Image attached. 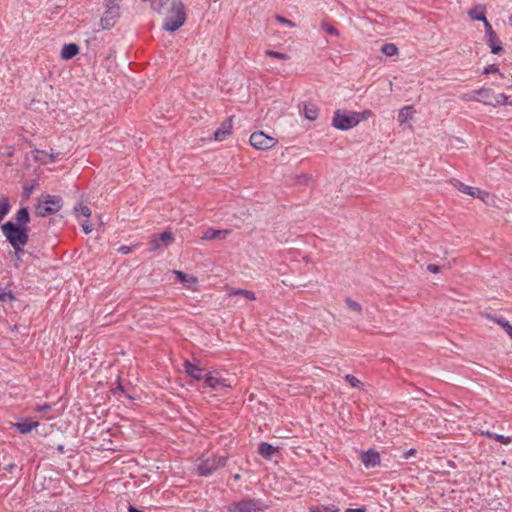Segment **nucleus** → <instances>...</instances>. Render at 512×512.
<instances>
[{
    "label": "nucleus",
    "mask_w": 512,
    "mask_h": 512,
    "mask_svg": "<svg viewBox=\"0 0 512 512\" xmlns=\"http://www.w3.org/2000/svg\"><path fill=\"white\" fill-rule=\"evenodd\" d=\"M373 116V112L365 109L359 112H347L346 110H336L332 118V126L341 131H347L356 127L360 122L366 121Z\"/></svg>",
    "instance_id": "nucleus-1"
},
{
    "label": "nucleus",
    "mask_w": 512,
    "mask_h": 512,
    "mask_svg": "<svg viewBox=\"0 0 512 512\" xmlns=\"http://www.w3.org/2000/svg\"><path fill=\"white\" fill-rule=\"evenodd\" d=\"M162 14L165 15L163 29L169 32L178 30L186 21V11L182 1L176 2Z\"/></svg>",
    "instance_id": "nucleus-2"
},
{
    "label": "nucleus",
    "mask_w": 512,
    "mask_h": 512,
    "mask_svg": "<svg viewBox=\"0 0 512 512\" xmlns=\"http://www.w3.org/2000/svg\"><path fill=\"white\" fill-rule=\"evenodd\" d=\"M1 230L12 247H19V245H26L28 243L29 229L27 226H19L8 221L1 226Z\"/></svg>",
    "instance_id": "nucleus-3"
},
{
    "label": "nucleus",
    "mask_w": 512,
    "mask_h": 512,
    "mask_svg": "<svg viewBox=\"0 0 512 512\" xmlns=\"http://www.w3.org/2000/svg\"><path fill=\"white\" fill-rule=\"evenodd\" d=\"M228 457L225 455L211 456L207 458H200L197 464L198 474L201 476H209L217 469L224 467L227 463Z\"/></svg>",
    "instance_id": "nucleus-4"
},
{
    "label": "nucleus",
    "mask_w": 512,
    "mask_h": 512,
    "mask_svg": "<svg viewBox=\"0 0 512 512\" xmlns=\"http://www.w3.org/2000/svg\"><path fill=\"white\" fill-rule=\"evenodd\" d=\"M62 208V199L57 196L47 195L43 201H39L35 207L37 217H46L57 213Z\"/></svg>",
    "instance_id": "nucleus-5"
},
{
    "label": "nucleus",
    "mask_w": 512,
    "mask_h": 512,
    "mask_svg": "<svg viewBox=\"0 0 512 512\" xmlns=\"http://www.w3.org/2000/svg\"><path fill=\"white\" fill-rule=\"evenodd\" d=\"M264 504L258 499H243L228 506L229 512H258L263 510Z\"/></svg>",
    "instance_id": "nucleus-6"
},
{
    "label": "nucleus",
    "mask_w": 512,
    "mask_h": 512,
    "mask_svg": "<svg viewBox=\"0 0 512 512\" xmlns=\"http://www.w3.org/2000/svg\"><path fill=\"white\" fill-rule=\"evenodd\" d=\"M249 141L258 150H268L277 144L276 138L268 136L262 131L252 133Z\"/></svg>",
    "instance_id": "nucleus-7"
},
{
    "label": "nucleus",
    "mask_w": 512,
    "mask_h": 512,
    "mask_svg": "<svg viewBox=\"0 0 512 512\" xmlns=\"http://www.w3.org/2000/svg\"><path fill=\"white\" fill-rule=\"evenodd\" d=\"M119 17V6L117 4H107L106 3V11L100 19V25L103 29H110L115 20Z\"/></svg>",
    "instance_id": "nucleus-8"
},
{
    "label": "nucleus",
    "mask_w": 512,
    "mask_h": 512,
    "mask_svg": "<svg viewBox=\"0 0 512 512\" xmlns=\"http://www.w3.org/2000/svg\"><path fill=\"white\" fill-rule=\"evenodd\" d=\"M174 241V236L171 232L165 231L159 235H154L149 244L151 245V250H158L161 246H168Z\"/></svg>",
    "instance_id": "nucleus-9"
},
{
    "label": "nucleus",
    "mask_w": 512,
    "mask_h": 512,
    "mask_svg": "<svg viewBox=\"0 0 512 512\" xmlns=\"http://www.w3.org/2000/svg\"><path fill=\"white\" fill-rule=\"evenodd\" d=\"M206 387L212 388L214 390H219L221 388H231V384L227 382L226 379L221 378L218 374L208 373L205 377L204 382Z\"/></svg>",
    "instance_id": "nucleus-10"
},
{
    "label": "nucleus",
    "mask_w": 512,
    "mask_h": 512,
    "mask_svg": "<svg viewBox=\"0 0 512 512\" xmlns=\"http://www.w3.org/2000/svg\"><path fill=\"white\" fill-rule=\"evenodd\" d=\"M232 118L226 119L221 126L214 132V139L222 142L232 133Z\"/></svg>",
    "instance_id": "nucleus-11"
},
{
    "label": "nucleus",
    "mask_w": 512,
    "mask_h": 512,
    "mask_svg": "<svg viewBox=\"0 0 512 512\" xmlns=\"http://www.w3.org/2000/svg\"><path fill=\"white\" fill-rule=\"evenodd\" d=\"M361 461L366 468L375 467L380 464V454L370 449L361 454Z\"/></svg>",
    "instance_id": "nucleus-12"
},
{
    "label": "nucleus",
    "mask_w": 512,
    "mask_h": 512,
    "mask_svg": "<svg viewBox=\"0 0 512 512\" xmlns=\"http://www.w3.org/2000/svg\"><path fill=\"white\" fill-rule=\"evenodd\" d=\"M185 372L195 380H204L208 373L204 371V369L192 364L189 361H185L184 363Z\"/></svg>",
    "instance_id": "nucleus-13"
},
{
    "label": "nucleus",
    "mask_w": 512,
    "mask_h": 512,
    "mask_svg": "<svg viewBox=\"0 0 512 512\" xmlns=\"http://www.w3.org/2000/svg\"><path fill=\"white\" fill-rule=\"evenodd\" d=\"M486 44L489 46L491 53L498 55L503 51V45L496 32L484 36Z\"/></svg>",
    "instance_id": "nucleus-14"
},
{
    "label": "nucleus",
    "mask_w": 512,
    "mask_h": 512,
    "mask_svg": "<svg viewBox=\"0 0 512 512\" xmlns=\"http://www.w3.org/2000/svg\"><path fill=\"white\" fill-rule=\"evenodd\" d=\"M174 275L176 280L181 282L187 289H193V286L198 283L197 277L175 270Z\"/></svg>",
    "instance_id": "nucleus-15"
},
{
    "label": "nucleus",
    "mask_w": 512,
    "mask_h": 512,
    "mask_svg": "<svg viewBox=\"0 0 512 512\" xmlns=\"http://www.w3.org/2000/svg\"><path fill=\"white\" fill-rule=\"evenodd\" d=\"M12 426L16 428L21 434H28L33 429L39 426L37 421H32L28 418L23 419L21 422L12 423Z\"/></svg>",
    "instance_id": "nucleus-16"
},
{
    "label": "nucleus",
    "mask_w": 512,
    "mask_h": 512,
    "mask_svg": "<svg viewBox=\"0 0 512 512\" xmlns=\"http://www.w3.org/2000/svg\"><path fill=\"white\" fill-rule=\"evenodd\" d=\"M303 115L306 119L314 121L318 118L319 108L315 103L304 102L302 107Z\"/></svg>",
    "instance_id": "nucleus-17"
},
{
    "label": "nucleus",
    "mask_w": 512,
    "mask_h": 512,
    "mask_svg": "<svg viewBox=\"0 0 512 512\" xmlns=\"http://www.w3.org/2000/svg\"><path fill=\"white\" fill-rule=\"evenodd\" d=\"M229 233L228 230L208 228L203 232L201 238L203 240L225 239Z\"/></svg>",
    "instance_id": "nucleus-18"
},
{
    "label": "nucleus",
    "mask_w": 512,
    "mask_h": 512,
    "mask_svg": "<svg viewBox=\"0 0 512 512\" xmlns=\"http://www.w3.org/2000/svg\"><path fill=\"white\" fill-rule=\"evenodd\" d=\"M176 2H181V0H151V7L157 13H166V10L174 6Z\"/></svg>",
    "instance_id": "nucleus-19"
},
{
    "label": "nucleus",
    "mask_w": 512,
    "mask_h": 512,
    "mask_svg": "<svg viewBox=\"0 0 512 512\" xmlns=\"http://www.w3.org/2000/svg\"><path fill=\"white\" fill-rule=\"evenodd\" d=\"M468 16L474 21H485L486 18V7L478 4L468 10Z\"/></svg>",
    "instance_id": "nucleus-20"
},
{
    "label": "nucleus",
    "mask_w": 512,
    "mask_h": 512,
    "mask_svg": "<svg viewBox=\"0 0 512 512\" xmlns=\"http://www.w3.org/2000/svg\"><path fill=\"white\" fill-rule=\"evenodd\" d=\"M477 97L481 99H477V102H482L485 105H491L493 104V101L491 100L492 96L494 95V91L491 88L487 87H481L479 89H476Z\"/></svg>",
    "instance_id": "nucleus-21"
},
{
    "label": "nucleus",
    "mask_w": 512,
    "mask_h": 512,
    "mask_svg": "<svg viewBox=\"0 0 512 512\" xmlns=\"http://www.w3.org/2000/svg\"><path fill=\"white\" fill-rule=\"evenodd\" d=\"M79 53V47L75 43L65 44L61 50V58L63 60H70Z\"/></svg>",
    "instance_id": "nucleus-22"
},
{
    "label": "nucleus",
    "mask_w": 512,
    "mask_h": 512,
    "mask_svg": "<svg viewBox=\"0 0 512 512\" xmlns=\"http://www.w3.org/2000/svg\"><path fill=\"white\" fill-rule=\"evenodd\" d=\"M277 451L278 448L273 447L269 443L261 442L259 444L258 452L263 458L267 460H270Z\"/></svg>",
    "instance_id": "nucleus-23"
},
{
    "label": "nucleus",
    "mask_w": 512,
    "mask_h": 512,
    "mask_svg": "<svg viewBox=\"0 0 512 512\" xmlns=\"http://www.w3.org/2000/svg\"><path fill=\"white\" fill-rule=\"evenodd\" d=\"M451 183L453 184V186L459 190L460 192L464 193V194H467V195H470L472 197H475V194L477 192V187H472V186H469V185H466L462 182H460L459 180H452Z\"/></svg>",
    "instance_id": "nucleus-24"
},
{
    "label": "nucleus",
    "mask_w": 512,
    "mask_h": 512,
    "mask_svg": "<svg viewBox=\"0 0 512 512\" xmlns=\"http://www.w3.org/2000/svg\"><path fill=\"white\" fill-rule=\"evenodd\" d=\"M413 113L414 111L412 106H404L401 108L397 117L399 123L403 124L412 119Z\"/></svg>",
    "instance_id": "nucleus-25"
},
{
    "label": "nucleus",
    "mask_w": 512,
    "mask_h": 512,
    "mask_svg": "<svg viewBox=\"0 0 512 512\" xmlns=\"http://www.w3.org/2000/svg\"><path fill=\"white\" fill-rule=\"evenodd\" d=\"M37 153H38V156H37L38 160L41 161L43 164L54 163L58 160V153L57 154L47 153L45 151H40V150H38Z\"/></svg>",
    "instance_id": "nucleus-26"
},
{
    "label": "nucleus",
    "mask_w": 512,
    "mask_h": 512,
    "mask_svg": "<svg viewBox=\"0 0 512 512\" xmlns=\"http://www.w3.org/2000/svg\"><path fill=\"white\" fill-rule=\"evenodd\" d=\"M230 297L232 296H243L245 299L254 301L256 300V295L253 291L245 290V289H231L228 294Z\"/></svg>",
    "instance_id": "nucleus-27"
},
{
    "label": "nucleus",
    "mask_w": 512,
    "mask_h": 512,
    "mask_svg": "<svg viewBox=\"0 0 512 512\" xmlns=\"http://www.w3.org/2000/svg\"><path fill=\"white\" fill-rule=\"evenodd\" d=\"M16 221L17 225L19 226H26V224L30 221V215L26 207H23L17 211Z\"/></svg>",
    "instance_id": "nucleus-28"
},
{
    "label": "nucleus",
    "mask_w": 512,
    "mask_h": 512,
    "mask_svg": "<svg viewBox=\"0 0 512 512\" xmlns=\"http://www.w3.org/2000/svg\"><path fill=\"white\" fill-rule=\"evenodd\" d=\"M493 322L497 323L512 339V325L503 317H489Z\"/></svg>",
    "instance_id": "nucleus-29"
},
{
    "label": "nucleus",
    "mask_w": 512,
    "mask_h": 512,
    "mask_svg": "<svg viewBox=\"0 0 512 512\" xmlns=\"http://www.w3.org/2000/svg\"><path fill=\"white\" fill-rule=\"evenodd\" d=\"M9 211H10L9 199L6 196L1 195L0 196V222L9 213Z\"/></svg>",
    "instance_id": "nucleus-30"
},
{
    "label": "nucleus",
    "mask_w": 512,
    "mask_h": 512,
    "mask_svg": "<svg viewBox=\"0 0 512 512\" xmlns=\"http://www.w3.org/2000/svg\"><path fill=\"white\" fill-rule=\"evenodd\" d=\"M309 512H339V508L335 505H319L310 507Z\"/></svg>",
    "instance_id": "nucleus-31"
},
{
    "label": "nucleus",
    "mask_w": 512,
    "mask_h": 512,
    "mask_svg": "<svg viewBox=\"0 0 512 512\" xmlns=\"http://www.w3.org/2000/svg\"><path fill=\"white\" fill-rule=\"evenodd\" d=\"M381 51L386 56H395L398 54V48L394 43H386L382 46Z\"/></svg>",
    "instance_id": "nucleus-32"
},
{
    "label": "nucleus",
    "mask_w": 512,
    "mask_h": 512,
    "mask_svg": "<svg viewBox=\"0 0 512 512\" xmlns=\"http://www.w3.org/2000/svg\"><path fill=\"white\" fill-rule=\"evenodd\" d=\"M482 74L489 75V74H495L498 75L499 78H504V74L499 70L498 65L491 64L485 67L482 71Z\"/></svg>",
    "instance_id": "nucleus-33"
},
{
    "label": "nucleus",
    "mask_w": 512,
    "mask_h": 512,
    "mask_svg": "<svg viewBox=\"0 0 512 512\" xmlns=\"http://www.w3.org/2000/svg\"><path fill=\"white\" fill-rule=\"evenodd\" d=\"M75 212H76L77 216H84L87 219L92 214L91 209L88 206L83 205V204H80L77 207H75Z\"/></svg>",
    "instance_id": "nucleus-34"
},
{
    "label": "nucleus",
    "mask_w": 512,
    "mask_h": 512,
    "mask_svg": "<svg viewBox=\"0 0 512 512\" xmlns=\"http://www.w3.org/2000/svg\"><path fill=\"white\" fill-rule=\"evenodd\" d=\"M508 104V96L501 93L495 96V101L493 102L492 106H500V105H507ZM509 105H512V103H509Z\"/></svg>",
    "instance_id": "nucleus-35"
},
{
    "label": "nucleus",
    "mask_w": 512,
    "mask_h": 512,
    "mask_svg": "<svg viewBox=\"0 0 512 512\" xmlns=\"http://www.w3.org/2000/svg\"><path fill=\"white\" fill-rule=\"evenodd\" d=\"M345 380L352 386V387H355V388H362L363 387V383L358 379L356 378L354 375H351V374H347L345 376Z\"/></svg>",
    "instance_id": "nucleus-36"
},
{
    "label": "nucleus",
    "mask_w": 512,
    "mask_h": 512,
    "mask_svg": "<svg viewBox=\"0 0 512 512\" xmlns=\"http://www.w3.org/2000/svg\"><path fill=\"white\" fill-rule=\"evenodd\" d=\"M321 28L323 29V31L330 35L339 36V31L334 26L325 21L321 23Z\"/></svg>",
    "instance_id": "nucleus-37"
},
{
    "label": "nucleus",
    "mask_w": 512,
    "mask_h": 512,
    "mask_svg": "<svg viewBox=\"0 0 512 512\" xmlns=\"http://www.w3.org/2000/svg\"><path fill=\"white\" fill-rule=\"evenodd\" d=\"M345 302H346V305L348 306V308L350 310H353V311H355L357 313H361L362 307H361V305L358 302L354 301L351 298H346Z\"/></svg>",
    "instance_id": "nucleus-38"
},
{
    "label": "nucleus",
    "mask_w": 512,
    "mask_h": 512,
    "mask_svg": "<svg viewBox=\"0 0 512 512\" xmlns=\"http://www.w3.org/2000/svg\"><path fill=\"white\" fill-rule=\"evenodd\" d=\"M474 198H478L482 200L484 203H489L491 195L489 192L478 188Z\"/></svg>",
    "instance_id": "nucleus-39"
},
{
    "label": "nucleus",
    "mask_w": 512,
    "mask_h": 512,
    "mask_svg": "<svg viewBox=\"0 0 512 512\" xmlns=\"http://www.w3.org/2000/svg\"><path fill=\"white\" fill-rule=\"evenodd\" d=\"M265 54L269 57L277 58L280 60H287L289 59V56L285 53L273 51V50H266Z\"/></svg>",
    "instance_id": "nucleus-40"
},
{
    "label": "nucleus",
    "mask_w": 512,
    "mask_h": 512,
    "mask_svg": "<svg viewBox=\"0 0 512 512\" xmlns=\"http://www.w3.org/2000/svg\"><path fill=\"white\" fill-rule=\"evenodd\" d=\"M460 99H462L463 101H466V102H469V101H476L477 102V99H480V98L477 97L476 90H474L472 92H468V93L462 94L460 96Z\"/></svg>",
    "instance_id": "nucleus-41"
},
{
    "label": "nucleus",
    "mask_w": 512,
    "mask_h": 512,
    "mask_svg": "<svg viewBox=\"0 0 512 512\" xmlns=\"http://www.w3.org/2000/svg\"><path fill=\"white\" fill-rule=\"evenodd\" d=\"M494 440L500 442L501 444L508 445L512 442V438L509 436H504L500 434H495Z\"/></svg>",
    "instance_id": "nucleus-42"
},
{
    "label": "nucleus",
    "mask_w": 512,
    "mask_h": 512,
    "mask_svg": "<svg viewBox=\"0 0 512 512\" xmlns=\"http://www.w3.org/2000/svg\"><path fill=\"white\" fill-rule=\"evenodd\" d=\"M275 19H276L278 22H280V23H282V24H285V25H287V26H289V27H295V23H294V22H292L291 20H289V19L285 18V17H282V16H280V15H276Z\"/></svg>",
    "instance_id": "nucleus-43"
},
{
    "label": "nucleus",
    "mask_w": 512,
    "mask_h": 512,
    "mask_svg": "<svg viewBox=\"0 0 512 512\" xmlns=\"http://www.w3.org/2000/svg\"><path fill=\"white\" fill-rule=\"evenodd\" d=\"M482 22H483L484 28H485V36H488V35H490V34L495 32L493 27H492V25L487 20V18H485V21H482Z\"/></svg>",
    "instance_id": "nucleus-44"
},
{
    "label": "nucleus",
    "mask_w": 512,
    "mask_h": 512,
    "mask_svg": "<svg viewBox=\"0 0 512 512\" xmlns=\"http://www.w3.org/2000/svg\"><path fill=\"white\" fill-rule=\"evenodd\" d=\"M81 226H82V229L85 234H89L93 230L92 224L90 223V221L88 219L86 221L82 222Z\"/></svg>",
    "instance_id": "nucleus-45"
},
{
    "label": "nucleus",
    "mask_w": 512,
    "mask_h": 512,
    "mask_svg": "<svg viewBox=\"0 0 512 512\" xmlns=\"http://www.w3.org/2000/svg\"><path fill=\"white\" fill-rule=\"evenodd\" d=\"M14 299V296L11 293L2 292L0 293V301H12Z\"/></svg>",
    "instance_id": "nucleus-46"
},
{
    "label": "nucleus",
    "mask_w": 512,
    "mask_h": 512,
    "mask_svg": "<svg viewBox=\"0 0 512 512\" xmlns=\"http://www.w3.org/2000/svg\"><path fill=\"white\" fill-rule=\"evenodd\" d=\"M24 246L25 245H19V247H13L14 251H15V255L18 259H20L21 255L24 253Z\"/></svg>",
    "instance_id": "nucleus-47"
},
{
    "label": "nucleus",
    "mask_w": 512,
    "mask_h": 512,
    "mask_svg": "<svg viewBox=\"0 0 512 512\" xmlns=\"http://www.w3.org/2000/svg\"><path fill=\"white\" fill-rule=\"evenodd\" d=\"M51 409V406L49 404H43V405H39L35 408V411L37 412H46V411H49Z\"/></svg>",
    "instance_id": "nucleus-48"
},
{
    "label": "nucleus",
    "mask_w": 512,
    "mask_h": 512,
    "mask_svg": "<svg viewBox=\"0 0 512 512\" xmlns=\"http://www.w3.org/2000/svg\"><path fill=\"white\" fill-rule=\"evenodd\" d=\"M427 269L428 271H430L431 273H438L440 271V267L438 265H435V264H429L427 266Z\"/></svg>",
    "instance_id": "nucleus-49"
},
{
    "label": "nucleus",
    "mask_w": 512,
    "mask_h": 512,
    "mask_svg": "<svg viewBox=\"0 0 512 512\" xmlns=\"http://www.w3.org/2000/svg\"><path fill=\"white\" fill-rule=\"evenodd\" d=\"M131 251H132V249L129 246H121L119 248V252L124 254V255L131 253Z\"/></svg>",
    "instance_id": "nucleus-50"
},
{
    "label": "nucleus",
    "mask_w": 512,
    "mask_h": 512,
    "mask_svg": "<svg viewBox=\"0 0 512 512\" xmlns=\"http://www.w3.org/2000/svg\"><path fill=\"white\" fill-rule=\"evenodd\" d=\"M345 512H366V508L365 507L349 508Z\"/></svg>",
    "instance_id": "nucleus-51"
},
{
    "label": "nucleus",
    "mask_w": 512,
    "mask_h": 512,
    "mask_svg": "<svg viewBox=\"0 0 512 512\" xmlns=\"http://www.w3.org/2000/svg\"><path fill=\"white\" fill-rule=\"evenodd\" d=\"M481 434L486 436V437H488V438H490V439L494 440V437H495L496 433H493V432H490V431H482Z\"/></svg>",
    "instance_id": "nucleus-52"
},
{
    "label": "nucleus",
    "mask_w": 512,
    "mask_h": 512,
    "mask_svg": "<svg viewBox=\"0 0 512 512\" xmlns=\"http://www.w3.org/2000/svg\"><path fill=\"white\" fill-rule=\"evenodd\" d=\"M128 511L129 512H144L142 510L135 508L134 506H129Z\"/></svg>",
    "instance_id": "nucleus-53"
},
{
    "label": "nucleus",
    "mask_w": 512,
    "mask_h": 512,
    "mask_svg": "<svg viewBox=\"0 0 512 512\" xmlns=\"http://www.w3.org/2000/svg\"><path fill=\"white\" fill-rule=\"evenodd\" d=\"M118 0H106V3L107 4H110V5H113V4H116Z\"/></svg>",
    "instance_id": "nucleus-54"
},
{
    "label": "nucleus",
    "mask_w": 512,
    "mask_h": 512,
    "mask_svg": "<svg viewBox=\"0 0 512 512\" xmlns=\"http://www.w3.org/2000/svg\"><path fill=\"white\" fill-rule=\"evenodd\" d=\"M414 453H415V450H414V449H411V450H409V451L407 452V455H406V456H407V457H408V456H411V455H413Z\"/></svg>",
    "instance_id": "nucleus-55"
},
{
    "label": "nucleus",
    "mask_w": 512,
    "mask_h": 512,
    "mask_svg": "<svg viewBox=\"0 0 512 512\" xmlns=\"http://www.w3.org/2000/svg\"><path fill=\"white\" fill-rule=\"evenodd\" d=\"M233 477H234L235 480H239L240 479V475L239 474H235Z\"/></svg>",
    "instance_id": "nucleus-56"
},
{
    "label": "nucleus",
    "mask_w": 512,
    "mask_h": 512,
    "mask_svg": "<svg viewBox=\"0 0 512 512\" xmlns=\"http://www.w3.org/2000/svg\"><path fill=\"white\" fill-rule=\"evenodd\" d=\"M509 24L512 26V14L509 17Z\"/></svg>",
    "instance_id": "nucleus-57"
},
{
    "label": "nucleus",
    "mask_w": 512,
    "mask_h": 512,
    "mask_svg": "<svg viewBox=\"0 0 512 512\" xmlns=\"http://www.w3.org/2000/svg\"><path fill=\"white\" fill-rule=\"evenodd\" d=\"M510 262L512 263V255H511V257H510Z\"/></svg>",
    "instance_id": "nucleus-58"
}]
</instances>
